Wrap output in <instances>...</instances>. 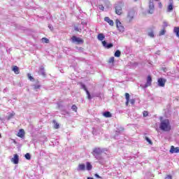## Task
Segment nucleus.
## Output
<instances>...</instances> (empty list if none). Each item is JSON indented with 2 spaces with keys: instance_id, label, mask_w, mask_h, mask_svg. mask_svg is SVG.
<instances>
[{
  "instance_id": "f257e3e1",
  "label": "nucleus",
  "mask_w": 179,
  "mask_h": 179,
  "mask_svg": "<svg viewBox=\"0 0 179 179\" xmlns=\"http://www.w3.org/2000/svg\"><path fill=\"white\" fill-rule=\"evenodd\" d=\"M159 128L162 131L169 132L171 131V126L170 125V121L169 120H162L160 123Z\"/></svg>"
},
{
  "instance_id": "f03ea898",
  "label": "nucleus",
  "mask_w": 179,
  "mask_h": 179,
  "mask_svg": "<svg viewBox=\"0 0 179 179\" xmlns=\"http://www.w3.org/2000/svg\"><path fill=\"white\" fill-rule=\"evenodd\" d=\"M122 6H124V1H122L115 3V9L116 15H122Z\"/></svg>"
},
{
  "instance_id": "7ed1b4c3",
  "label": "nucleus",
  "mask_w": 179,
  "mask_h": 179,
  "mask_svg": "<svg viewBox=\"0 0 179 179\" xmlns=\"http://www.w3.org/2000/svg\"><path fill=\"white\" fill-rule=\"evenodd\" d=\"M148 13H150V15H153V13H155V4L153 3V0H149Z\"/></svg>"
},
{
  "instance_id": "20e7f679",
  "label": "nucleus",
  "mask_w": 179,
  "mask_h": 179,
  "mask_svg": "<svg viewBox=\"0 0 179 179\" xmlns=\"http://www.w3.org/2000/svg\"><path fill=\"white\" fill-rule=\"evenodd\" d=\"M116 26L117 30L120 31L121 33H123V31H125V28L124 27V26H122L121 22H120V20H116Z\"/></svg>"
},
{
  "instance_id": "39448f33",
  "label": "nucleus",
  "mask_w": 179,
  "mask_h": 179,
  "mask_svg": "<svg viewBox=\"0 0 179 179\" xmlns=\"http://www.w3.org/2000/svg\"><path fill=\"white\" fill-rule=\"evenodd\" d=\"M85 24H86V23L81 22V24H80L77 26H74V30L76 31H79V33H80L82 31V30H83V29H85V27H84Z\"/></svg>"
},
{
  "instance_id": "423d86ee",
  "label": "nucleus",
  "mask_w": 179,
  "mask_h": 179,
  "mask_svg": "<svg viewBox=\"0 0 179 179\" xmlns=\"http://www.w3.org/2000/svg\"><path fill=\"white\" fill-rule=\"evenodd\" d=\"M72 43H75L76 44H83V40L80 38H78L76 36H73L71 38Z\"/></svg>"
},
{
  "instance_id": "0eeeda50",
  "label": "nucleus",
  "mask_w": 179,
  "mask_h": 179,
  "mask_svg": "<svg viewBox=\"0 0 179 179\" xmlns=\"http://www.w3.org/2000/svg\"><path fill=\"white\" fill-rule=\"evenodd\" d=\"M158 86L159 87H164V86L166 85V83L167 82V80H166V78H159L158 80Z\"/></svg>"
},
{
  "instance_id": "6e6552de",
  "label": "nucleus",
  "mask_w": 179,
  "mask_h": 179,
  "mask_svg": "<svg viewBox=\"0 0 179 179\" xmlns=\"http://www.w3.org/2000/svg\"><path fill=\"white\" fill-rule=\"evenodd\" d=\"M80 85H81V89H83V90L86 92L88 100H92V95H90V92H89V90H87V88H86V85H85L84 84H80Z\"/></svg>"
},
{
  "instance_id": "1a4fd4ad",
  "label": "nucleus",
  "mask_w": 179,
  "mask_h": 179,
  "mask_svg": "<svg viewBox=\"0 0 179 179\" xmlns=\"http://www.w3.org/2000/svg\"><path fill=\"white\" fill-rule=\"evenodd\" d=\"M134 11H129L127 15V20H129V22L131 23L132 20H134Z\"/></svg>"
},
{
  "instance_id": "9d476101",
  "label": "nucleus",
  "mask_w": 179,
  "mask_h": 179,
  "mask_svg": "<svg viewBox=\"0 0 179 179\" xmlns=\"http://www.w3.org/2000/svg\"><path fill=\"white\" fill-rule=\"evenodd\" d=\"M11 162L14 163V164H18L19 155H17V154L14 155V157L11 159Z\"/></svg>"
},
{
  "instance_id": "9b49d317",
  "label": "nucleus",
  "mask_w": 179,
  "mask_h": 179,
  "mask_svg": "<svg viewBox=\"0 0 179 179\" xmlns=\"http://www.w3.org/2000/svg\"><path fill=\"white\" fill-rule=\"evenodd\" d=\"M124 132V128L121 127L120 129H117V131H115V139H118V135L120 134H122Z\"/></svg>"
},
{
  "instance_id": "f8f14e48",
  "label": "nucleus",
  "mask_w": 179,
  "mask_h": 179,
  "mask_svg": "<svg viewBox=\"0 0 179 179\" xmlns=\"http://www.w3.org/2000/svg\"><path fill=\"white\" fill-rule=\"evenodd\" d=\"M86 170V165L85 164H80L77 168V171H85Z\"/></svg>"
},
{
  "instance_id": "ddd939ff",
  "label": "nucleus",
  "mask_w": 179,
  "mask_h": 179,
  "mask_svg": "<svg viewBox=\"0 0 179 179\" xmlns=\"http://www.w3.org/2000/svg\"><path fill=\"white\" fill-rule=\"evenodd\" d=\"M170 153H179V148H175L174 145L171 146Z\"/></svg>"
},
{
  "instance_id": "4468645a",
  "label": "nucleus",
  "mask_w": 179,
  "mask_h": 179,
  "mask_svg": "<svg viewBox=\"0 0 179 179\" xmlns=\"http://www.w3.org/2000/svg\"><path fill=\"white\" fill-rule=\"evenodd\" d=\"M103 153V150L101 148H94L93 150V155H101Z\"/></svg>"
},
{
  "instance_id": "2eb2a0df",
  "label": "nucleus",
  "mask_w": 179,
  "mask_h": 179,
  "mask_svg": "<svg viewBox=\"0 0 179 179\" xmlns=\"http://www.w3.org/2000/svg\"><path fill=\"white\" fill-rule=\"evenodd\" d=\"M151 85H152V77H150V76H148L147 78V83L144 85V87H148V86H150Z\"/></svg>"
},
{
  "instance_id": "dca6fc26",
  "label": "nucleus",
  "mask_w": 179,
  "mask_h": 179,
  "mask_svg": "<svg viewBox=\"0 0 179 179\" xmlns=\"http://www.w3.org/2000/svg\"><path fill=\"white\" fill-rule=\"evenodd\" d=\"M38 73V75H42V76L45 77V70H44V67L43 66L40 67Z\"/></svg>"
},
{
  "instance_id": "f3484780",
  "label": "nucleus",
  "mask_w": 179,
  "mask_h": 179,
  "mask_svg": "<svg viewBox=\"0 0 179 179\" xmlns=\"http://www.w3.org/2000/svg\"><path fill=\"white\" fill-rule=\"evenodd\" d=\"M102 45H103V47H106V48H111L113 47V43L107 44V42L106 41H102Z\"/></svg>"
},
{
  "instance_id": "a211bd4d",
  "label": "nucleus",
  "mask_w": 179,
  "mask_h": 179,
  "mask_svg": "<svg viewBox=\"0 0 179 179\" xmlns=\"http://www.w3.org/2000/svg\"><path fill=\"white\" fill-rule=\"evenodd\" d=\"M105 22H107L110 26H114V21L110 19L108 17H105L104 18Z\"/></svg>"
},
{
  "instance_id": "6ab92c4d",
  "label": "nucleus",
  "mask_w": 179,
  "mask_h": 179,
  "mask_svg": "<svg viewBox=\"0 0 179 179\" xmlns=\"http://www.w3.org/2000/svg\"><path fill=\"white\" fill-rule=\"evenodd\" d=\"M93 156L96 159V160H99V162L103 160V156H101V154H95Z\"/></svg>"
},
{
  "instance_id": "aec40b11",
  "label": "nucleus",
  "mask_w": 179,
  "mask_h": 179,
  "mask_svg": "<svg viewBox=\"0 0 179 179\" xmlns=\"http://www.w3.org/2000/svg\"><path fill=\"white\" fill-rule=\"evenodd\" d=\"M17 136L20 138H23V136H24V130L23 129H20Z\"/></svg>"
},
{
  "instance_id": "412c9836",
  "label": "nucleus",
  "mask_w": 179,
  "mask_h": 179,
  "mask_svg": "<svg viewBox=\"0 0 179 179\" xmlns=\"http://www.w3.org/2000/svg\"><path fill=\"white\" fill-rule=\"evenodd\" d=\"M34 90H37L38 89H40L41 87V85H40V82L37 81L36 84L33 85Z\"/></svg>"
},
{
  "instance_id": "4be33fe9",
  "label": "nucleus",
  "mask_w": 179,
  "mask_h": 179,
  "mask_svg": "<svg viewBox=\"0 0 179 179\" xmlns=\"http://www.w3.org/2000/svg\"><path fill=\"white\" fill-rule=\"evenodd\" d=\"M103 117H106V118H110V117H112L111 113H110L109 111H106L103 113Z\"/></svg>"
},
{
  "instance_id": "5701e85b",
  "label": "nucleus",
  "mask_w": 179,
  "mask_h": 179,
  "mask_svg": "<svg viewBox=\"0 0 179 179\" xmlns=\"http://www.w3.org/2000/svg\"><path fill=\"white\" fill-rule=\"evenodd\" d=\"M173 33L176 35L177 37H179V27H175L173 29Z\"/></svg>"
},
{
  "instance_id": "b1692460",
  "label": "nucleus",
  "mask_w": 179,
  "mask_h": 179,
  "mask_svg": "<svg viewBox=\"0 0 179 179\" xmlns=\"http://www.w3.org/2000/svg\"><path fill=\"white\" fill-rule=\"evenodd\" d=\"M104 38H106V36H104V34H99L98 35V40H99V41H103V40H104Z\"/></svg>"
},
{
  "instance_id": "393cba45",
  "label": "nucleus",
  "mask_w": 179,
  "mask_h": 179,
  "mask_svg": "<svg viewBox=\"0 0 179 179\" xmlns=\"http://www.w3.org/2000/svg\"><path fill=\"white\" fill-rule=\"evenodd\" d=\"M173 9H174V7L173 6V3H171L168 6L167 12H173Z\"/></svg>"
},
{
  "instance_id": "a878e982",
  "label": "nucleus",
  "mask_w": 179,
  "mask_h": 179,
  "mask_svg": "<svg viewBox=\"0 0 179 179\" xmlns=\"http://www.w3.org/2000/svg\"><path fill=\"white\" fill-rule=\"evenodd\" d=\"M86 164H87V170H88V171H90V170L93 169L92 164H90V162H87Z\"/></svg>"
},
{
  "instance_id": "bb28decb",
  "label": "nucleus",
  "mask_w": 179,
  "mask_h": 179,
  "mask_svg": "<svg viewBox=\"0 0 179 179\" xmlns=\"http://www.w3.org/2000/svg\"><path fill=\"white\" fill-rule=\"evenodd\" d=\"M13 72H15V73H16V75H18V73H19V67H17V66H15L13 68Z\"/></svg>"
},
{
  "instance_id": "cd10ccee",
  "label": "nucleus",
  "mask_w": 179,
  "mask_h": 179,
  "mask_svg": "<svg viewBox=\"0 0 179 179\" xmlns=\"http://www.w3.org/2000/svg\"><path fill=\"white\" fill-rule=\"evenodd\" d=\"M53 124H55L54 128L55 129H58L59 128V124H58L55 120H53Z\"/></svg>"
},
{
  "instance_id": "c85d7f7f",
  "label": "nucleus",
  "mask_w": 179,
  "mask_h": 179,
  "mask_svg": "<svg viewBox=\"0 0 179 179\" xmlns=\"http://www.w3.org/2000/svg\"><path fill=\"white\" fill-rule=\"evenodd\" d=\"M115 57H121V51L116 50V52H115Z\"/></svg>"
},
{
  "instance_id": "c756f323",
  "label": "nucleus",
  "mask_w": 179,
  "mask_h": 179,
  "mask_svg": "<svg viewBox=\"0 0 179 179\" xmlns=\"http://www.w3.org/2000/svg\"><path fill=\"white\" fill-rule=\"evenodd\" d=\"M42 43H45L46 44H48V43H50V40H48V38H43Z\"/></svg>"
},
{
  "instance_id": "7c9ffc66",
  "label": "nucleus",
  "mask_w": 179,
  "mask_h": 179,
  "mask_svg": "<svg viewBox=\"0 0 179 179\" xmlns=\"http://www.w3.org/2000/svg\"><path fill=\"white\" fill-rule=\"evenodd\" d=\"M27 76H28L29 80H31V82H33V80H34V78L33 76H31V73H28Z\"/></svg>"
},
{
  "instance_id": "2f4dec72",
  "label": "nucleus",
  "mask_w": 179,
  "mask_h": 179,
  "mask_svg": "<svg viewBox=\"0 0 179 179\" xmlns=\"http://www.w3.org/2000/svg\"><path fill=\"white\" fill-rule=\"evenodd\" d=\"M24 157H25V159H27V160H30V159H31V156L30 155L29 153H27V154L24 155Z\"/></svg>"
},
{
  "instance_id": "473e14b6",
  "label": "nucleus",
  "mask_w": 179,
  "mask_h": 179,
  "mask_svg": "<svg viewBox=\"0 0 179 179\" xmlns=\"http://www.w3.org/2000/svg\"><path fill=\"white\" fill-rule=\"evenodd\" d=\"M105 6H106V8H110V6H111L109 1H105Z\"/></svg>"
},
{
  "instance_id": "72a5a7b5",
  "label": "nucleus",
  "mask_w": 179,
  "mask_h": 179,
  "mask_svg": "<svg viewBox=\"0 0 179 179\" xmlns=\"http://www.w3.org/2000/svg\"><path fill=\"white\" fill-rule=\"evenodd\" d=\"M71 109L73 111H75V113H76V111H78V107L76 106V105H73L71 107Z\"/></svg>"
},
{
  "instance_id": "f704fd0d",
  "label": "nucleus",
  "mask_w": 179,
  "mask_h": 179,
  "mask_svg": "<svg viewBox=\"0 0 179 179\" xmlns=\"http://www.w3.org/2000/svg\"><path fill=\"white\" fill-rule=\"evenodd\" d=\"M166 34V30L162 29V31H159V36H164Z\"/></svg>"
},
{
  "instance_id": "c9c22d12",
  "label": "nucleus",
  "mask_w": 179,
  "mask_h": 179,
  "mask_svg": "<svg viewBox=\"0 0 179 179\" xmlns=\"http://www.w3.org/2000/svg\"><path fill=\"white\" fill-rule=\"evenodd\" d=\"M167 26H169V24L167 23V22L164 21L163 22V28L166 29V27H167Z\"/></svg>"
},
{
  "instance_id": "e433bc0d",
  "label": "nucleus",
  "mask_w": 179,
  "mask_h": 179,
  "mask_svg": "<svg viewBox=\"0 0 179 179\" xmlns=\"http://www.w3.org/2000/svg\"><path fill=\"white\" fill-rule=\"evenodd\" d=\"M148 36L153 38V37H155V34L153 33V31H150L148 33Z\"/></svg>"
},
{
  "instance_id": "4c0bfd02",
  "label": "nucleus",
  "mask_w": 179,
  "mask_h": 179,
  "mask_svg": "<svg viewBox=\"0 0 179 179\" xmlns=\"http://www.w3.org/2000/svg\"><path fill=\"white\" fill-rule=\"evenodd\" d=\"M126 101H129V94L128 93H125Z\"/></svg>"
},
{
  "instance_id": "58836bf2",
  "label": "nucleus",
  "mask_w": 179,
  "mask_h": 179,
  "mask_svg": "<svg viewBox=\"0 0 179 179\" xmlns=\"http://www.w3.org/2000/svg\"><path fill=\"white\" fill-rule=\"evenodd\" d=\"M143 117H148V115H149V113H148L146 110L143 111Z\"/></svg>"
},
{
  "instance_id": "ea45409f",
  "label": "nucleus",
  "mask_w": 179,
  "mask_h": 179,
  "mask_svg": "<svg viewBox=\"0 0 179 179\" xmlns=\"http://www.w3.org/2000/svg\"><path fill=\"white\" fill-rule=\"evenodd\" d=\"M99 9H100V10H104V6H103V5H99Z\"/></svg>"
},
{
  "instance_id": "a19ab883",
  "label": "nucleus",
  "mask_w": 179,
  "mask_h": 179,
  "mask_svg": "<svg viewBox=\"0 0 179 179\" xmlns=\"http://www.w3.org/2000/svg\"><path fill=\"white\" fill-rule=\"evenodd\" d=\"M48 28L50 29V30L51 31H52L54 30V27H52V24H49V25H48Z\"/></svg>"
},
{
  "instance_id": "79ce46f5",
  "label": "nucleus",
  "mask_w": 179,
  "mask_h": 179,
  "mask_svg": "<svg viewBox=\"0 0 179 179\" xmlns=\"http://www.w3.org/2000/svg\"><path fill=\"white\" fill-rule=\"evenodd\" d=\"M112 62H114V57H112L109 59V64H112Z\"/></svg>"
},
{
  "instance_id": "37998d69",
  "label": "nucleus",
  "mask_w": 179,
  "mask_h": 179,
  "mask_svg": "<svg viewBox=\"0 0 179 179\" xmlns=\"http://www.w3.org/2000/svg\"><path fill=\"white\" fill-rule=\"evenodd\" d=\"M146 141H147V142H148V143H150V145H152V141L150 140L149 138L146 137Z\"/></svg>"
},
{
  "instance_id": "c03bdc74",
  "label": "nucleus",
  "mask_w": 179,
  "mask_h": 179,
  "mask_svg": "<svg viewBox=\"0 0 179 179\" xmlns=\"http://www.w3.org/2000/svg\"><path fill=\"white\" fill-rule=\"evenodd\" d=\"M92 134H93V135H97V131H96V129H93Z\"/></svg>"
},
{
  "instance_id": "a18cd8bd",
  "label": "nucleus",
  "mask_w": 179,
  "mask_h": 179,
  "mask_svg": "<svg viewBox=\"0 0 179 179\" xmlns=\"http://www.w3.org/2000/svg\"><path fill=\"white\" fill-rule=\"evenodd\" d=\"M13 115H15V113H10L9 115H8V119L10 120V118H12V117H13Z\"/></svg>"
},
{
  "instance_id": "49530a36",
  "label": "nucleus",
  "mask_w": 179,
  "mask_h": 179,
  "mask_svg": "<svg viewBox=\"0 0 179 179\" xmlns=\"http://www.w3.org/2000/svg\"><path fill=\"white\" fill-rule=\"evenodd\" d=\"M165 179H173V177L171 176V175H168Z\"/></svg>"
},
{
  "instance_id": "de8ad7c7",
  "label": "nucleus",
  "mask_w": 179,
  "mask_h": 179,
  "mask_svg": "<svg viewBox=\"0 0 179 179\" xmlns=\"http://www.w3.org/2000/svg\"><path fill=\"white\" fill-rule=\"evenodd\" d=\"M130 103L132 104V105L135 104V99H131L130 100Z\"/></svg>"
},
{
  "instance_id": "09e8293b",
  "label": "nucleus",
  "mask_w": 179,
  "mask_h": 179,
  "mask_svg": "<svg viewBox=\"0 0 179 179\" xmlns=\"http://www.w3.org/2000/svg\"><path fill=\"white\" fill-rule=\"evenodd\" d=\"M94 176L96 178H101V177H100V176H99V174L96 173L94 175Z\"/></svg>"
},
{
  "instance_id": "8fccbe9b",
  "label": "nucleus",
  "mask_w": 179,
  "mask_h": 179,
  "mask_svg": "<svg viewBox=\"0 0 179 179\" xmlns=\"http://www.w3.org/2000/svg\"><path fill=\"white\" fill-rule=\"evenodd\" d=\"M159 8H162L163 6V5L162 4V3H159Z\"/></svg>"
},
{
  "instance_id": "3c124183",
  "label": "nucleus",
  "mask_w": 179,
  "mask_h": 179,
  "mask_svg": "<svg viewBox=\"0 0 179 179\" xmlns=\"http://www.w3.org/2000/svg\"><path fill=\"white\" fill-rule=\"evenodd\" d=\"M129 103V101H126V106H128Z\"/></svg>"
},
{
  "instance_id": "603ef678",
  "label": "nucleus",
  "mask_w": 179,
  "mask_h": 179,
  "mask_svg": "<svg viewBox=\"0 0 179 179\" xmlns=\"http://www.w3.org/2000/svg\"><path fill=\"white\" fill-rule=\"evenodd\" d=\"M134 2H136V1H138V0H134Z\"/></svg>"
},
{
  "instance_id": "864d4df0",
  "label": "nucleus",
  "mask_w": 179,
  "mask_h": 179,
  "mask_svg": "<svg viewBox=\"0 0 179 179\" xmlns=\"http://www.w3.org/2000/svg\"><path fill=\"white\" fill-rule=\"evenodd\" d=\"M155 1H159V0H155Z\"/></svg>"
},
{
  "instance_id": "5fc2aeb1",
  "label": "nucleus",
  "mask_w": 179,
  "mask_h": 179,
  "mask_svg": "<svg viewBox=\"0 0 179 179\" xmlns=\"http://www.w3.org/2000/svg\"><path fill=\"white\" fill-rule=\"evenodd\" d=\"M0 138H1V134H0Z\"/></svg>"
}]
</instances>
